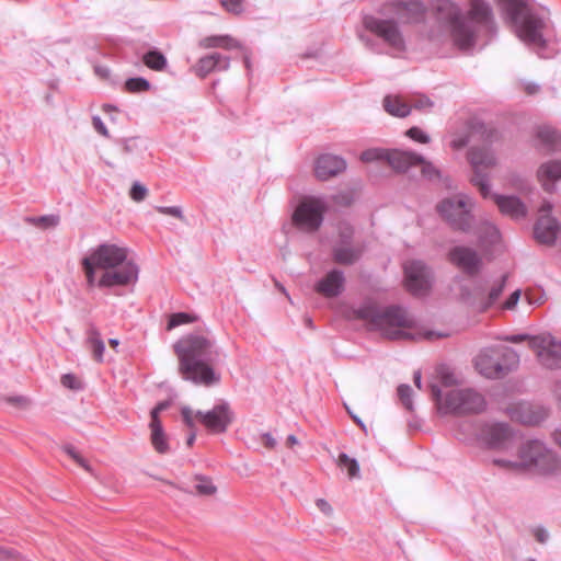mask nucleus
I'll return each mask as SVG.
<instances>
[{"label": "nucleus", "mask_w": 561, "mask_h": 561, "mask_svg": "<svg viewBox=\"0 0 561 561\" xmlns=\"http://www.w3.org/2000/svg\"><path fill=\"white\" fill-rule=\"evenodd\" d=\"M434 8L435 21L449 32L461 51L481 49L497 34L494 11L488 0H469L465 12L451 0H438Z\"/></svg>", "instance_id": "1"}, {"label": "nucleus", "mask_w": 561, "mask_h": 561, "mask_svg": "<svg viewBox=\"0 0 561 561\" xmlns=\"http://www.w3.org/2000/svg\"><path fill=\"white\" fill-rule=\"evenodd\" d=\"M173 351L183 380L203 387L220 382L221 375L214 368L220 357V347L209 329L183 334L174 342Z\"/></svg>", "instance_id": "2"}, {"label": "nucleus", "mask_w": 561, "mask_h": 561, "mask_svg": "<svg viewBox=\"0 0 561 561\" xmlns=\"http://www.w3.org/2000/svg\"><path fill=\"white\" fill-rule=\"evenodd\" d=\"M128 248L108 242L91 248L81 262L88 287L112 289L136 284L139 266L128 260Z\"/></svg>", "instance_id": "3"}, {"label": "nucleus", "mask_w": 561, "mask_h": 561, "mask_svg": "<svg viewBox=\"0 0 561 561\" xmlns=\"http://www.w3.org/2000/svg\"><path fill=\"white\" fill-rule=\"evenodd\" d=\"M425 5L416 0H390L380 5L379 15L364 14L365 31L380 38L392 49L403 53L407 49L400 24L419 23L425 19Z\"/></svg>", "instance_id": "4"}, {"label": "nucleus", "mask_w": 561, "mask_h": 561, "mask_svg": "<svg viewBox=\"0 0 561 561\" xmlns=\"http://www.w3.org/2000/svg\"><path fill=\"white\" fill-rule=\"evenodd\" d=\"M504 20L512 26L516 36L540 57H546V32L551 25L550 11L536 8L528 0H501Z\"/></svg>", "instance_id": "5"}, {"label": "nucleus", "mask_w": 561, "mask_h": 561, "mask_svg": "<svg viewBox=\"0 0 561 561\" xmlns=\"http://www.w3.org/2000/svg\"><path fill=\"white\" fill-rule=\"evenodd\" d=\"M351 312V318L367 321L373 329L380 331L389 340L411 337L402 330L412 328L414 324V320L405 307L391 305L381 309L376 302L367 299L358 307L353 308Z\"/></svg>", "instance_id": "6"}, {"label": "nucleus", "mask_w": 561, "mask_h": 561, "mask_svg": "<svg viewBox=\"0 0 561 561\" xmlns=\"http://www.w3.org/2000/svg\"><path fill=\"white\" fill-rule=\"evenodd\" d=\"M431 393L440 404V411L445 414H478L486 408L484 397L473 389L450 390L443 398L439 386L433 383Z\"/></svg>", "instance_id": "7"}, {"label": "nucleus", "mask_w": 561, "mask_h": 561, "mask_svg": "<svg viewBox=\"0 0 561 561\" xmlns=\"http://www.w3.org/2000/svg\"><path fill=\"white\" fill-rule=\"evenodd\" d=\"M519 365L518 353L507 346H494L482 350L474 360L477 370L490 379L503 378Z\"/></svg>", "instance_id": "8"}, {"label": "nucleus", "mask_w": 561, "mask_h": 561, "mask_svg": "<svg viewBox=\"0 0 561 561\" xmlns=\"http://www.w3.org/2000/svg\"><path fill=\"white\" fill-rule=\"evenodd\" d=\"M520 470L529 469L542 474L556 472L560 467L557 454L538 439L525 442L518 450Z\"/></svg>", "instance_id": "9"}, {"label": "nucleus", "mask_w": 561, "mask_h": 561, "mask_svg": "<svg viewBox=\"0 0 561 561\" xmlns=\"http://www.w3.org/2000/svg\"><path fill=\"white\" fill-rule=\"evenodd\" d=\"M467 158L473 170L471 183L479 188L483 198H488L491 194V184L485 170L496 165L495 152L489 146L471 147Z\"/></svg>", "instance_id": "10"}, {"label": "nucleus", "mask_w": 561, "mask_h": 561, "mask_svg": "<svg viewBox=\"0 0 561 561\" xmlns=\"http://www.w3.org/2000/svg\"><path fill=\"white\" fill-rule=\"evenodd\" d=\"M473 202L467 195L443 199L437 205V211L455 229L463 232L470 231L473 216L471 207Z\"/></svg>", "instance_id": "11"}, {"label": "nucleus", "mask_w": 561, "mask_h": 561, "mask_svg": "<svg viewBox=\"0 0 561 561\" xmlns=\"http://www.w3.org/2000/svg\"><path fill=\"white\" fill-rule=\"evenodd\" d=\"M328 203L322 197H312L301 202L294 211L293 220L301 229L317 231L323 222Z\"/></svg>", "instance_id": "12"}, {"label": "nucleus", "mask_w": 561, "mask_h": 561, "mask_svg": "<svg viewBox=\"0 0 561 561\" xmlns=\"http://www.w3.org/2000/svg\"><path fill=\"white\" fill-rule=\"evenodd\" d=\"M403 270L407 290L415 297L426 296L433 284L432 270L420 260L407 262Z\"/></svg>", "instance_id": "13"}, {"label": "nucleus", "mask_w": 561, "mask_h": 561, "mask_svg": "<svg viewBox=\"0 0 561 561\" xmlns=\"http://www.w3.org/2000/svg\"><path fill=\"white\" fill-rule=\"evenodd\" d=\"M198 422L210 434H224L228 431L229 426L234 420V412L232 411L229 402L222 400L215 404L208 411H196Z\"/></svg>", "instance_id": "14"}, {"label": "nucleus", "mask_w": 561, "mask_h": 561, "mask_svg": "<svg viewBox=\"0 0 561 561\" xmlns=\"http://www.w3.org/2000/svg\"><path fill=\"white\" fill-rule=\"evenodd\" d=\"M530 350L536 353L538 362L547 369L561 367V342L550 333H541L530 341Z\"/></svg>", "instance_id": "15"}, {"label": "nucleus", "mask_w": 561, "mask_h": 561, "mask_svg": "<svg viewBox=\"0 0 561 561\" xmlns=\"http://www.w3.org/2000/svg\"><path fill=\"white\" fill-rule=\"evenodd\" d=\"M552 208L553 206L549 201H543L539 208L540 216L534 226L535 239L546 245L554 244L560 230L558 219L551 216Z\"/></svg>", "instance_id": "16"}, {"label": "nucleus", "mask_w": 561, "mask_h": 561, "mask_svg": "<svg viewBox=\"0 0 561 561\" xmlns=\"http://www.w3.org/2000/svg\"><path fill=\"white\" fill-rule=\"evenodd\" d=\"M448 259L455 266L470 276L476 275L482 265L478 252L465 245L454 247L448 253Z\"/></svg>", "instance_id": "17"}, {"label": "nucleus", "mask_w": 561, "mask_h": 561, "mask_svg": "<svg viewBox=\"0 0 561 561\" xmlns=\"http://www.w3.org/2000/svg\"><path fill=\"white\" fill-rule=\"evenodd\" d=\"M513 436V430L507 423L485 424L480 434L482 442L493 449L506 448Z\"/></svg>", "instance_id": "18"}, {"label": "nucleus", "mask_w": 561, "mask_h": 561, "mask_svg": "<svg viewBox=\"0 0 561 561\" xmlns=\"http://www.w3.org/2000/svg\"><path fill=\"white\" fill-rule=\"evenodd\" d=\"M345 282L344 272L339 268H333L317 280L313 288L325 298H335L344 291Z\"/></svg>", "instance_id": "19"}, {"label": "nucleus", "mask_w": 561, "mask_h": 561, "mask_svg": "<svg viewBox=\"0 0 561 561\" xmlns=\"http://www.w3.org/2000/svg\"><path fill=\"white\" fill-rule=\"evenodd\" d=\"M346 161L341 156L323 153L314 162V174L320 181H327L346 169Z\"/></svg>", "instance_id": "20"}, {"label": "nucleus", "mask_w": 561, "mask_h": 561, "mask_svg": "<svg viewBox=\"0 0 561 561\" xmlns=\"http://www.w3.org/2000/svg\"><path fill=\"white\" fill-rule=\"evenodd\" d=\"M230 67V58L220 53H213L201 57L195 66V73L199 78L207 77L213 71H226Z\"/></svg>", "instance_id": "21"}, {"label": "nucleus", "mask_w": 561, "mask_h": 561, "mask_svg": "<svg viewBox=\"0 0 561 561\" xmlns=\"http://www.w3.org/2000/svg\"><path fill=\"white\" fill-rule=\"evenodd\" d=\"M503 215L510 216L515 220L524 219L527 215L525 204L514 195L490 194Z\"/></svg>", "instance_id": "22"}, {"label": "nucleus", "mask_w": 561, "mask_h": 561, "mask_svg": "<svg viewBox=\"0 0 561 561\" xmlns=\"http://www.w3.org/2000/svg\"><path fill=\"white\" fill-rule=\"evenodd\" d=\"M511 416L522 424L536 425L547 417V410L543 407L524 402L513 409Z\"/></svg>", "instance_id": "23"}, {"label": "nucleus", "mask_w": 561, "mask_h": 561, "mask_svg": "<svg viewBox=\"0 0 561 561\" xmlns=\"http://www.w3.org/2000/svg\"><path fill=\"white\" fill-rule=\"evenodd\" d=\"M423 161V156L412 150L389 149L387 162L399 172H405L417 162Z\"/></svg>", "instance_id": "24"}, {"label": "nucleus", "mask_w": 561, "mask_h": 561, "mask_svg": "<svg viewBox=\"0 0 561 561\" xmlns=\"http://www.w3.org/2000/svg\"><path fill=\"white\" fill-rule=\"evenodd\" d=\"M537 176L543 190L552 192L554 190V182L561 179V161L550 160L542 163L537 171Z\"/></svg>", "instance_id": "25"}, {"label": "nucleus", "mask_w": 561, "mask_h": 561, "mask_svg": "<svg viewBox=\"0 0 561 561\" xmlns=\"http://www.w3.org/2000/svg\"><path fill=\"white\" fill-rule=\"evenodd\" d=\"M536 136L540 146L547 151L561 150V134L556 128L548 125L539 126Z\"/></svg>", "instance_id": "26"}, {"label": "nucleus", "mask_w": 561, "mask_h": 561, "mask_svg": "<svg viewBox=\"0 0 561 561\" xmlns=\"http://www.w3.org/2000/svg\"><path fill=\"white\" fill-rule=\"evenodd\" d=\"M363 255V249L345 244H335L332 249L333 261L341 265H353Z\"/></svg>", "instance_id": "27"}, {"label": "nucleus", "mask_w": 561, "mask_h": 561, "mask_svg": "<svg viewBox=\"0 0 561 561\" xmlns=\"http://www.w3.org/2000/svg\"><path fill=\"white\" fill-rule=\"evenodd\" d=\"M382 105L387 113L396 117H407L411 113V106L398 95H386Z\"/></svg>", "instance_id": "28"}, {"label": "nucleus", "mask_w": 561, "mask_h": 561, "mask_svg": "<svg viewBox=\"0 0 561 561\" xmlns=\"http://www.w3.org/2000/svg\"><path fill=\"white\" fill-rule=\"evenodd\" d=\"M199 46L203 48H225L231 49L236 47H240V44L236 42L229 35H211L206 36L199 41Z\"/></svg>", "instance_id": "29"}, {"label": "nucleus", "mask_w": 561, "mask_h": 561, "mask_svg": "<svg viewBox=\"0 0 561 561\" xmlns=\"http://www.w3.org/2000/svg\"><path fill=\"white\" fill-rule=\"evenodd\" d=\"M150 427L151 443L154 450L159 454H167L169 451V444L161 422L150 423Z\"/></svg>", "instance_id": "30"}, {"label": "nucleus", "mask_w": 561, "mask_h": 561, "mask_svg": "<svg viewBox=\"0 0 561 561\" xmlns=\"http://www.w3.org/2000/svg\"><path fill=\"white\" fill-rule=\"evenodd\" d=\"M87 342L90 345L94 358L98 362H102L105 352V344L101 337L99 330L94 325H91L88 330Z\"/></svg>", "instance_id": "31"}, {"label": "nucleus", "mask_w": 561, "mask_h": 561, "mask_svg": "<svg viewBox=\"0 0 561 561\" xmlns=\"http://www.w3.org/2000/svg\"><path fill=\"white\" fill-rule=\"evenodd\" d=\"M144 64L151 70L162 71L168 66L167 57L158 49H150L142 57Z\"/></svg>", "instance_id": "32"}, {"label": "nucleus", "mask_w": 561, "mask_h": 561, "mask_svg": "<svg viewBox=\"0 0 561 561\" xmlns=\"http://www.w3.org/2000/svg\"><path fill=\"white\" fill-rule=\"evenodd\" d=\"M337 465L347 470L350 478H357L359 476V463L355 458H351L347 454L341 453L339 455Z\"/></svg>", "instance_id": "33"}, {"label": "nucleus", "mask_w": 561, "mask_h": 561, "mask_svg": "<svg viewBox=\"0 0 561 561\" xmlns=\"http://www.w3.org/2000/svg\"><path fill=\"white\" fill-rule=\"evenodd\" d=\"M198 317L190 312H175L169 318L167 329L172 330L183 324H188L197 321Z\"/></svg>", "instance_id": "34"}, {"label": "nucleus", "mask_w": 561, "mask_h": 561, "mask_svg": "<svg viewBox=\"0 0 561 561\" xmlns=\"http://www.w3.org/2000/svg\"><path fill=\"white\" fill-rule=\"evenodd\" d=\"M505 283H506V276L504 275V276H502L501 280L497 284L492 286V288L489 291L486 301L483 302L481 306L482 311L489 309L491 306H493L495 304V301L500 298V296L502 295V293L504 290Z\"/></svg>", "instance_id": "35"}, {"label": "nucleus", "mask_w": 561, "mask_h": 561, "mask_svg": "<svg viewBox=\"0 0 561 561\" xmlns=\"http://www.w3.org/2000/svg\"><path fill=\"white\" fill-rule=\"evenodd\" d=\"M150 82L144 77L129 78L125 82V89L130 93H140L150 89Z\"/></svg>", "instance_id": "36"}, {"label": "nucleus", "mask_w": 561, "mask_h": 561, "mask_svg": "<svg viewBox=\"0 0 561 561\" xmlns=\"http://www.w3.org/2000/svg\"><path fill=\"white\" fill-rule=\"evenodd\" d=\"M388 150L382 148H369L360 153L363 162L387 161Z\"/></svg>", "instance_id": "37"}, {"label": "nucleus", "mask_w": 561, "mask_h": 561, "mask_svg": "<svg viewBox=\"0 0 561 561\" xmlns=\"http://www.w3.org/2000/svg\"><path fill=\"white\" fill-rule=\"evenodd\" d=\"M398 397L400 399V401L402 402L403 407L408 410V411H413L414 409V405H413V400H412V388L410 385L408 383H401L399 387H398Z\"/></svg>", "instance_id": "38"}, {"label": "nucleus", "mask_w": 561, "mask_h": 561, "mask_svg": "<svg viewBox=\"0 0 561 561\" xmlns=\"http://www.w3.org/2000/svg\"><path fill=\"white\" fill-rule=\"evenodd\" d=\"M437 376L442 385L445 387H450L457 383V378L454 370L447 365H440L437 368Z\"/></svg>", "instance_id": "39"}, {"label": "nucleus", "mask_w": 561, "mask_h": 561, "mask_svg": "<svg viewBox=\"0 0 561 561\" xmlns=\"http://www.w3.org/2000/svg\"><path fill=\"white\" fill-rule=\"evenodd\" d=\"M197 483L195 489L201 495H211L217 491V488L213 483V481L204 476L196 477Z\"/></svg>", "instance_id": "40"}, {"label": "nucleus", "mask_w": 561, "mask_h": 561, "mask_svg": "<svg viewBox=\"0 0 561 561\" xmlns=\"http://www.w3.org/2000/svg\"><path fill=\"white\" fill-rule=\"evenodd\" d=\"M417 164L422 165L421 172L425 179H427L430 181L440 179V176H442L440 171L432 162L427 161L424 157H423V161L417 162Z\"/></svg>", "instance_id": "41"}, {"label": "nucleus", "mask_w": 561, "mask_h": 561, "mask_svg": "<svg viewBox=\"0 0 561 561\" xmlns=\"http://www.w3.org/2000/svg\"><path fill=\"white\" fill-rule=\"evenodd\" d=\"M481 229H483V231L488 234L486 237L479 236V239L482 242L495 243L500 239V231L494 225L485 222L482 225Z\"/></svg>", "instance_id": "42"}, {"label": "nucleus", "mask_w": 561, "mask_h": 561, "mask_svg": "<svg viewBox=\"0 0 561 561\" xmlns=\"http://www.w3.org/2000/svg\"><path fill=\"white\" fill-rule=\"evenodd\" d=\"M357 36L359 38V41L369 49L371 50L373 53L375 54H382V48L380 46V44L374 39L371 36L365 34L364 32L362 31H358L357 32Z\"/></svg>", "instance_id": "43"}, {"label": "nucleus", "mask_w": 561, "mask_h": 561, "mask_svg": "<svg viewBox=\"0 0 561 561\" xmlns=\"http://www.w3.org/2000/svg\"><path fill=\"white\" fill-rule=\"evenodd\" d=\"M407 136L415 142L427 144L430 142V136L420 127H411L407 130Z\"/></svg>", "instance_id": "44"}, {"label": "nucleus", "mask_w": 561, "mask_h": 561, "mask_svg": "<svg viewBox=\"0 0 561 561\" xmlns=\"http://www.w3.org/2000/svg\"><path fill=\"white\" fill-rule=\"evenodd\" d=\"M340 241L337 244L351 245L354 237V228L350 224H343L339 229Z\"/></svg>", "instance_id": "45"}, {"label": "nucleus", "mask_w": 561, "mask_h": 561, "mask_svg": "<svg viewBox=\"0 0 561 561\" xmlns=\"http://www.w3.org/2000/svg\"><path fill=\"white\" fill-rule=\"evenodd\" d=\"M154 209L162 215L171 216L180 220H184L183 209L181 206H156Z\"/></svg>", "instance_id": "46"}, {"label": "nucleus", "mask_w": 561, "mask_h": 561, "mask_svg": "<svg viewBox=\"0 0 561 561\" xmlns=\"http://www.w3.org/2000/svg\"><path fill=\"white\" fill-rule=\"evenodd\" d=\"M181 416H182L184 424L190 428V431L196 430V426H195V419L197 420L196 411H193L190 407H182L181 408Z\"/></svg>", "instance_id": "47"}, {"label": "nucleus", "mask_w": 561, "mask_h": 561, "mask_svg": "<svg viewBox=\"0 0 561 561\" xmlns=\"http://www.w3.org/2000/svg\"><path fill=\"white\" fill-rule=\"evenodd\" d=\"M148 190L139 182H135L130 188V198L137 203L142 202L147 196Z\"/></svg>", "instance_id": "48"}, {"label": "nucleus", "mask_w": 561, "mask_h": 561, "mask_svg": "<svg viewBox=\"0 0 561 561\" xmlns=\"http://www.w3.org/2000/svg\"><path fill=\"white\" fill-rule=\"evenodd\" d=\"M64 451L70 456L78 465H80L81 467H83L85 470H90V467L88 465V462L85 461V459H83L80 454L77 451V449L75 448V446L70 445V444H67L62 447Z\"/></svg>", "instance_id": "49"}, {"label": "nucleus", "mask_w": 561, "mask_h": 561, "mask_svg": "<svg viewBox=\"0 0 561 561\" xmlns=\"http://www.w3.org/2000/svg\"><path fill=\"white\" fill-rule=\"evenodd\" d=\"M410 106H411V108L413 107L419 111L428 112L434 106V103L428 96L421 95V96L416 98L413 101L412 105H410Z\"/></svg>", "instance_id": "50"}, {"label": "nucleus", "mask_w": 561, "mask_h": 561, "mask_svg": "<svg viewBox=\"0 0 561 561\" xmlns=\"http://www.w3.org/2000/svg\"><path fill=\"white\" fill-rule=\"evenodd\" d=\"M224 8L234 14L243 11V0H221Z\"/></svg>", "instance_id": "51"}, {"label": "nucleus", "mask_w": 561, "mask_h": 561, "mask_svg": "<svg viewBox=\"0 0 561 561\" xmlns=\"http://www.w3.org/2000/svg\"><path fill=\"white\" fill-rule=\"evenodd\" d=\"M537 335H530L527 333H519V334H510L502 337L503 341L510 342V343H520L524 341L528 342V346L530 347V341L533 337H536Z\"/></svg>", "instance_id": "52"}, {"label": "nucleus", "mask_w": 561, "mask_h": 561, "mask_svg": "<svg viewBox=\"0 0 561 561\" xmlns=\"http://www.w3.org/2000/svg\"><path fill=\"white\" fill-rule=\"evenodd\" d=\"M61 383L64 387L69 389H80V382L73 374H65L61 377Z\"/></svg>", "instance_id": "53"}, {"label": "nucleus", "mask_w": 561, "mask_h": 561, "mask_svg": "<svg viewBox=\"0 0 561 561\" xmlns=\"http://www.w3.org/2000/svg\"><path fill=\"white\" fill-rule=\"evenodd\" d=\"M92 125L99 134H101L104 137H110L108 129L99 115H94L92 117Z\"/></svg>", "instance_id": "54"}, {"label": "nucleus", "mask_w": 561, "mask_h": 561, "mask_svg": "<svg viewBox=\"0 0 561 561\" xmlns=\"http://www.w3.org/2000/svg\"><path fill=\"white\" fill-rule=\"evenodd\" d=\"M332 201L335 204L348 206L353 202V195L351 193H337L332 196Z\"/></svg>", "instance_id": "55"}, {"label": "nucleus", "mask_w": 561, "mask_h": 561, "mask_svg": "<svg viewBox=\"0 0 561 561\" xmlns=\"http://www.w3.org/2000/svg\"><path fill=\"white\" fill-rule=\"evenodd\" d=\"M19 557V552L14 549L0 547V560L1 561H13Z\"/></svg>", "instance_id": "56"}, {"label": "nucleus", "mask_w": 561, "mask_h": 561, "mask_svg": "<svg viewBox=\"0 0 561 561\" xmlns=\"http://www.w3.org/2000/svg\"><path fill=\"white\" fill-rule=\"evenodd\" d=\"M520 293H522L520 289H516L515 291H513L510 295V297L505 300L503 308L507 309V310L515 308V306L517 305V302L519 300Z\"/></svg>", "instance_id": "57"}, {"label": "nucleus", "mask_w": 561, "mask_h": 561, "mask_svg": "<svg viewBox=\"0 0 561 561\" xmlns=\"http://www.w3.org/2000/svg\"><path fill=\"white\" fill-rule=\"evenodd\" d=\"M169 407V402L168 401H162V402H159L152 410H151V422L150 423H156V422H160L159 420V414L165 410L167 408Z\"/></svg>", "instance_id": "58"}, {"label": "nucleus", "mask_w": 561, "mask_h": 561, "mask_svg": "<svg viewBox=\"0 0 561 561\" xmlns=\"http://www.w3.org/2000/svg\"><path fill=\"white\" fill-rule=\"evenodd\" d=\"M493 463L501 468H510L513 470H520L519 466H515L518 463V461H512L503 458H494Z\"/></svg>", "instance_id": "59"}, {"label": "nucleus", "mask_w": 561, "mask_h": 561, "mask_svg": "<svg viewBox=\"0 0 561 561\" xmlns=\"http://www.w3.org/2000/svg\"><path fill=\"white\" fill-rule=\"evenodd\" d=\"M510 182L517 190H526L528 187L527 181L517 174H512Z\"/></svg>", "instance_id": "60"}, {"label": "nucleus", "mask_w": 561, "mask_h": 561, "mask_svg": "<svg viewBox=\"0 0 561 561\" xmlns=\"http://www.w3.org/2000/svg\"><path fill=\"white\" fill-rule=\"evenodd\" d=\"M36 220L38 222L43 224L46 227H48V226H56L57 222H58V218L56 216H53V215L41 216Z\"/></svg>", "instance_id": "61"}, {"label": "nucleus", "mask_w": 561, "mask_h": 561, "mask_svg": "<svg viewBox=\"0 0 561 561\" xmlns=\"http://www.w3.org/2000/svg\"><path fill=\"white\" fill-rule=\"evenodd\" d=\"M534 535H535L537 541H539L541 543H545L549 538V534L543 527H537L535 529Z\"/></svg>", "instance_id": "62"}, {"label": "nucleus", "mask_w": 561, "mask_h": 561, "mask_svg": "<svg viewBox=\"0 0 561 561\" xmlns=\"http://www.w3.org/2000/svg\"><path fill=\"white\" fill-rule=\"evenodd\" d=\"M317 506L319 510L324 513L325 515H330L332 513V507L324 499H318L317 500Z\"/></svg>", "instance_id": "63"}, {"label": "nucleus", "mask_w": 561, "mask_h": 561, "mask_svg": "<svg viewBox=\"0 0 561 561\" xmlns=\"http://www.w3.org/2000/svg\"><path fill=\"white\" fill-rule=\"evenodd\" d=\"M263 439H264V445L267 447V448H274L276 446V439L270 434V433H264L262 435Z\"/></svg>", "instance_id": "64"}]
</instances>
